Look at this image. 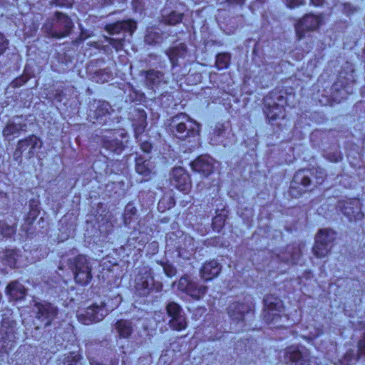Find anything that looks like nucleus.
Segmentation results:
<instances>
[{
    "instance_id": "f257e3e1",
    "label": "nucleus",
    "mask_w": 365,
    "mask_h": 365,
    "mask_svg": "<svg viewBox=\"0 0 365 365\" xmlns=\"http://www.w3.org/2000/svg\"><path fill=\"white\" fill-rule=\"evenodd\" d=\"M300 103L293 87L275 88L263 98V112L269 122L286 117V108H295Z\"/></svg>"
},
{
    "instance_id": "f03ea898",
    "label": "nucleus",
    "mask_w": 365,
    "mask_h": 365,
    "mask_svg": "<svg viewBox=\"0 0 365 365\" xmlns=\"http://www.w3.org/2000/svg\"><path fill=\"white\" fill-rule=\"evenodd\" d=\"M173 138L178 139L184 153L192 152L197 145L200 136L201 125L185 113H180L171 118L168 125Z\"/></svg>"
},
{
    "instance_id": "7ed1b4c3",
    "label": "nucleus",
    "mask_w": 365,
    "mask_h": 365,
    "mask_svg": "<svg viewBox=\"0 0 365 365\" xmlns=\"http://www.w3.org/2000/svg\"><path fill=\"white\" fill-rule=\"evenodd\" d=\"M264 319L267 324L277 329L289 326L285 324L289 319L284 314V307L280 299L268 295L264 299Z\"/></svg>"
},
{
    "instance_id": "20e7f679",
    "label": "nucleus",
    "mask_w": 365,
    "mask_h": 365,
    "mask_svg": "<svg viewBox=\"0 0 365 365\" xmlns=\"http://www.w3.org/2000/svg\"><path fill=\"white\" fill-rule=\"evenodd\" d=\"M68 266L73 274L76 284L86 286L93 278L92 266L89 259L84 255H78L68 259Z\"/></svg>"
},
{
    "instance_id": "39448f33",
    "label": "nucleus",
    "mask_w": 365,
    "mask_h": 365,
    "mask_svg": "<svg viewBox=\"0 0 365 365\" xmlns=\"http://www.w3.org/2000/svg\"><path fill=\"white\" fill-rule=\"evenodd\" d=\"M324 19L323 13L319 14L307 13L297 19L294 24L296 38L301 41L307 36H309V33L318 31L324 22Z\"/></svg>"
},
{
    "instance_id": "423d86ee",
    "label": "nucleus",
    "mask_w": 365,
    "mask_h": 365,
    "mask_svg": "<svg viewBox=\"0 0 365 365\" xmlns=\"http://www.w3.org/2000/svg\"><path fill=\"white\" fill-rule=\"evenodd\" d=\"M114 110L106 101L93 99L88 105L87 115L92 123L106 125L110 119Z\"/></svg>"
},
{
    "instance_id": "0eeeda50",
    "label": "nucleus",
    "mask_w": 365,
    "mask_h": 365,
    "mask_svg": "<svg viewBox=\"0 0 365 365\" xmlns=\"http://www.w3.org/2000/svg\"><path fill=\"white\" fill-rule=\"evenodd\" d=\"M127 137L128 134L120 132V129H106L105 134L101 136L100 144L109 153L119 155L126 147L123 139Z\"/></svg>"
},
{
    "instance_id": "6e6552de",
    "label": "nucleus",
    "mask_w": 365,
    "mask_h": 365,
    "mask_svg": "<svg viewBox=\"0 0 365 365\" xmlns=\"http://www.w3.org/2000/svg\"><path fill=\"white\" fill-rule=\"evenodd\" d=\"M209 141L212 145H222L224 148L232 145L236 137L232 130L230 121L217 122L209 133Z\"/></svg>"
},
{
    "instance_id": "1a4fd4ad",
    "label": "nucleus",
    "mask_w": 365,
    "mask_h": 365,
    "mask_svg": "<svg viewBox=\"0 0 365 365\" xmlns=\"http://www.w3.org/2000/svg\"><path fill=\"white\" fill-rule=\"evenodd\" d=\"M135 288L139 295L145 296L153 289L159 292L163 288L161 282H154L152 270L148 267L140 269L135 279Z\"/></svg>"
},
{
    "instance_id": "9d476101",
    "label": "nucleus",
    "mask_w": 365,
    "mask_h": 365,
    "mask_svg": "<svg viewBox=\"0 0 365 365\" xmlns=\"http://www.w3.org/2000/svg\"><path fill=\"white\" fill-rule=\"evenodd\" d=\"M42 146V142L36 135H30L28 137L19 140L14 151L16 156L14 160L25 157L27 159L34 158Z\"/></svg>"
},
{
    "instance_id": "9b49d317",
    "label": "nucleus",
    "mask_w": 365,
    "mask_h": 365,
    "mask_svg": "<svg viewBox=\"0 0 365 365\" xmlns=\"http://www.w3.org/2000/svg\"><path fill=\"white\" fill-rule=\"evenodd\" d=\"M73 29V22L71 17L61 11L54 13V19L50 29L53 38H62L68 36Z\"/></svg>"
},
{
    "instance_id": "f8f14e48",
    "label": "nucleus",
    "mask_w": 365,
    "mask_h": 365,
    "mask_svg": "<svg viewBox=\"0 0 365 365\" xmlns=\"http://www.w3.org/2000/svg\"><path fill=\"white\" fill-rule=\"evenodd\" d=\"M335 238V233L331 230H320L315 237L313 253L317 258L324 257L330 251V244Z\"/></svg>"
},
{
    "instance_id": "ddd939ff",
    "label": "nucleus",
    "mask_w": 365,
    "mask_h": 365,
    "mask_svg": "<svg viewBox=\"0 0 365 365\" xmlns=\"http://www.w3.org/2000/svg\"><path fill=\"white\" fill-rule=\"evenodd\" d=\"M108 314L105 304H93L86 309L78 312V320L83 324L88 325L101 321Z\"/></svg>"
},
{
    "instance_id": "4468645a",
    "label": "nucleus",
    "mask_w": 365,
    "mask_h": 365,
    "mask_svg": "<svg viewBox=\"0 0 365 365\" xmlns=\"http://www.w3.org/2000/svg\"><path fill=\"white\" fill-rule=\"evenodd\" d=\"M284 361L289 365H315L308 350L298 346H289L285 350Z\"/></svg>"
},
{
    "instance_id": "2eb2a0df",
    "label": "nucleus",
    "mask_w": 365,
    "mask_h": 365,
    "mask_svg": "<svg viewBox=\"0 0 365 365\" xmlns=\"http://www.w3.org/2000/svg\"><path fill=\"white\" fill-rule=\"evenodd\" d=\"M166 312L170 317L169 325L171 329L178 331L186 329L187 318L179 304L173 302H169L166 306Z\"/></svg>"
},
{
    "instance_id": "dca6fc26",
    "label": "nucleus",
    "mask_w": 365,
    "mask_h": 365,
    "mask_svg": "<svg viewBox=\"0 0 365 365\" xmlns=\"http://www.w3.org/2000/svg\"><path fill=\"white\" fill-rule=\"evenodd\" d=\"M253 310V303L251 297H247L240 303L239 302L232 303L227 307V314L230 319L236 322H242L246 314Z\"/></svg>"
},
{
    "instance_id": "f3484780",
    "label": "nucleus",
    "mask_w": 365,
    "mask_h": 365,
    "mask_svg": "<svg viewBox=\"0 0 365 365\" xmlns=\"http://www.w3.org/2000/svg\"><path fill=\"white\" fill-rule=\"evenodd\" d=\"M34 307L36 319L45 327L49 326L58 314L57 307L48 302H36Z\"/></svg>"
},
{
    "instance_id": "a211bd4d",
    "label": "nucleus",
    "mask_w": 365,
    "mask_h": 365,
    "mask_svg": "<svg viewBox=\"0 0 365 365\" xmlns=\"http://www.w3.org/2000/svg\"><path fill=\"white\" fill-rule=\"evenodd\" d=\"M178 288L185 292L195 299H200L207 292V287L199 284L196 282L190 280L188 277H182L180 279Z\"/></svg>"
},
{
    "instance_id": "6ab92c4d",
    "label": "nucleus",
    "mask_w": 365,
    "mask_h": 365,
    "mask_svg": "<svg viewBox=\"0 0 365 365\" xmlns=\"http://www.w3.org/2000/svg\"><path fill=\"white\" fill-rule=\"evenodd\" d=\"M311 184L308 170H299L293 177L289 187V194L297 197L301 195Z\"/></svg>"
},
{
    "instance_id": "aec40b11",
    "label": "nucleus",
    "mask_w": 365,
    "mask_h": 365,
    "mask_svg": "<svg viewBox=\"0 0 365 365\" xmlns=\"http://www.w3.org/2000/svg\"><path fill=\"white\" fill-rule=\"evenodd\" d=\"M137 27V21L135 19H128L107 24L105 29L110 35L118 34L121 32H128L132 35L136 31Z\"/></svg>"
},
{
    "instance_id": "412c9836",
    "label": "nucleus",
    "mask_w": 365,
    "mask_h": 365,
    "mask_svg": "<svg viewBox=\"0 0 365 365\" xmlns=\"http://www.w3.org/2000/svg\"><path fill=\"white\" fill-rule=\"evenodd\" d=\"M337 207L350 220L353 217L362 218L364 217V214L361 212V204L359 199L339 201Z\"/></svg>"
},
{
    "instance_id": "4be33fe9",
    "label": "nucleus",
    "mask_w": 365,
    "mask_h": 365,
    "mask_svg": "<svg viewBox=\"0 0 365 365\" xmlns=\"http://www.w3.org/2000/svg\"><path fill=\"white\" fill-rule=\"evenodd\" d=\"M130 120L134 135L136 139H138L147 127V113L143 108H135Z\"/></svg>"
},
{
    "instance_id": "5701e85b",
    "label": "nucleus",
    "mask_w": 365,
    "mask_h": 365,
    "mask_svg": "<svg viewBox=\"0 0 365 365\" xmlns=\"http://www.w3.org/2000/svg\"><path fill=\"white\" fill-rule=\"evenodd\" d=\"M170 180L173 185L180 191L187 193L190 190L189 178L185 170L181 167H175L171 172Z\"/></svg>"
},
{
    "instance_id": "b1692460",
    "label": "nucleus",
    "mask_w": 365,
    "mask_h": 365,
    "mask_svg": "<svg viewBox=\"0 0 365 365\" xmlns=\"http://www.w3.org/2000/svg\"><path fill=\"white\" fill-rule=\"evenodd\" d=\"M278 258L286 262L292 264H298L301 257V249L298 245H288L284 252L277 255Z\"/></svg>"
},
{
    "instance_id": "393cba45",
    "label": "nucleus",
    "mask_w": 365,
    "mask_h": 365,
    "mask_svg": "<svg viewBox=\"0 0 365 365\" xmlns=\"http://www.w3.org/2000/svg\"><path fill=\"white\" fill-rule=\"evenodd\" d=\"M222 266L216 260H210L204 263L200 269V276L206 281L211 280L218 276Z\"/></svg>"
},
{
    "instance_id": "a878e982",
    "label": "nucleus",
    "mask_w": 365,
    "mask_h": 365,
    "mask_svg": "<svg viewBox=\"0 0 365 365\" xmlns=\"http://www.w3.org/2000/svg\"><path fill=\"white\" fill-rule=\"evenodd\" d=\"M359 354L365 356V333L362 339L358 343V354L354 350L351 349L346 351L343 359H341V365H353L359 359Z\"/></svg>"
},
{
    "instance_id": "bb28decb",
    "label": "nucleus",
    "mask_w": 365,
    "mask_h": 365,
    "mask_svg": "<svg viewBox=\"0 0 365 365\" xmlns=\"http://www.w3.org/2000/svg\"><path fill=\"white\" fill-rule=\"evenodd\" d=\"M164 74L163 72L150 69L145 72V83L146 86L155 90L163 82Z\"/></svg>"
},
{
    "instance_id": "cd10ccee",
    "label": "nucleus",
    "mask_w": 365,
    "mask_h": 365,
    "mask_svg": "<svg viewBox=\"0 0 365 365\" xmlns=\"http://www.w3.org/2000/svg\"><path fill=\"white\" fill-rule=\"evenodd\" d=\"M6 294L12 300H21L24 299L26 294V289L23 284L18 281L11 282L6 289Z\"/></svg>"
},
{
    "instance_id": "c85d7f7f",
    "label": "nucleus",
    "mask_w": 365,
    "mask_h": 365,
    "mask_svg": "<svg viewBox=\"0 0 365 365\" xmlns=\"http://www.w3.org/2000/svg\"><path fill=\"white\" fill-rule=\"evenodd\" d=\"M115 329L120 338L128 339L133 331L132 322L128 320L120 319L115 324Z\"/></svg>"
},
{
    "instance_id": "c756f323",
    "label": "nucleus",
    "mask_w": 365,
    "mask_h": 365,
    "mask_svg": "<svg viewBox=\"0 0 365 365\" xmlns=\"http://www.w3.org/2000/svg\"><path fill=\"white\" fill-rule=\"evenodd\" d=\"M258 140L255 137H247L241 143V146L245 148V154L248 155L252 159L257 158V148Z\"/></svg>"
},
{
    "instance_id": "7c9ffc66",
    "label": "nucleus",
    "mask_w": 365,
    "mask_h": 365,
    "mask_svg": "<svg viewBox=\"0 0 365 365\" xmlns=\"http://www.w3.org/2000/svg\"><path fill=\"white\" fill-rule=\"evenodd\" d=\"M186 51V48L185 46H173L170 48L166 53L168 56V58L170 61L172 67H176L179 66V58H181L184 53Z\"/></svg>"
},
{
    "instance_id": "2f4dec72",
    "label": "nucleus",
    "mask_w": 365,
    "mask_h": 365,
    "mask_svg": "<svg viewBox=\"0 0 365 365\" xmlns=\"http://www.w3.org/2000/svg\"><path fill=\"white\" fill-rule=\"evenodd\" d=\"M232 60V56L229 52H220L215 56V66L219 71L229 68Z\"/></svg>"
},
{
    "instance_id": "473e14b6",
    "label": "nucleus",
    "mask_w": 365,
    "mask_h": 365,
    "mask_svg": "<svg viewBox=\"0 0 365 365\" xmlns=\"http://www.w3.org/2000/svg\"><path fill=\"white\" fill-rule=\"evenodd\" d=\"M190 165L194 171L202 173L205 176L212 173V165L210 161H190Z\"/></svg>"
},
{
    "instance_id": "72a5a7b5",
    "label": "nucleus",
    "mask_w": 365,
    "mask_h": 365,
    "mask_svg": "<svg viewBox=\"0 0 365 365\" xmlns=\"http://www.w3.org/2000/svg\"><path fill=\"white\" fill-rule=\"evenodd\" d=\"M183 14L172 11L169 14L163 15L161 21L165 25L175 26L182 22Z\"/></svg>"
},
{
    "instance_id": "f704fd0d",
    "label": "nucleus",
    "mask_w": 365,
    "mask_h": 365,
    "mask_svg": "<svg viewBox=\"0 0 365 365\" xmlns=\"http://www.w3.org/2000/svg\"><path fill=\"white\" fill-rule=\"evenodd\" d=\"M144 41L145 43L154 46L161 42L162 36L161 34L156 31L155 28H148L146 30Z\"/></svg>"
},
{
    "instance_id": "c9c22d12",
    "label": "nucleus",
    "mask_w": 365,
    "mask_h": 365,
    "mask_svg": "<svg viewBox=\"0 0 365 365\" xmlns=\"http://www.w3.org/2000/svg\"><path fill=\"white\" fill-rule=\"evenodd\" d=\"M22 125L18 124L15 123H8L4 126L2 130L3 135L6 138H9L11 136H15L19 134L20 130H21Z\"/></svg>"
},
{
    "instance_id": "e433bc0d",
    "label": "nucleus",
    "mask_w": 365,
    "mask_h": 365,
    "mask_svg": "<svg viewBox=\"0 0 365 365\" xmlns=\"http://www.w3.org/2000/svg\"><path fill=\"white\" fill-rule=\"evenodd\" d=\"M137 213V209L133 205V203L129 202L127 204V205L125 207L124 215H123V222L125 225H128L132 220L133 217L136 215Z\"/></svg>"
},
{
    "instance_id": "4c0bfd02",
    "label": "nucleus",
    "mask_w": 365,
    "mask_h": 365,
    "mask_svg": "<svg viewBox=\"0 0 365 365\" xmlns=\"http://www.w3.org/2000/svg\"><path fill=\"white\" fill-rule=\"evenodd\" d=\"M136 172L145 177L149 176L152 173V168L150 161H136Z\"/></svg>"
},
{
    "instance_id": "58836bf2",
    "label": "nucleus",
    "mask_w": 365,
    "mask_h": 365,
    "mask_svg": "<svg viewBox=\"0 0 365 365\" xmlns=\"http://www.w3.org/2000/svg\"><path fill=\"white\" fill-rule=\"evenodd\" d=\"M106 41L116 51L120 52L124 49L125 39L106 37Z\"/></svg>"
},
{
    "instance_id": "ea45409f",
    "label": "nucleus",
    "mask_w": 365,
    "mask_h": 365,
    "mask_svg": "<svg viewBox=\"0 0 365 365\" xmlns=\"http://www.w3.org/2000/svg\"><path fill=\"white\" fill-rule=\"evenodd\" d=\"M110 77V73L107 72L105 69H100L96 71L93 75V79L99 83H103L108 81Z\"/></svg>"
},
{
    "instance_id": "a19ab883",
    "label": "nucleus",
    "mask_w": 365,
    "mask_h": 365,
    "mask_svg": "<svg viewBox=\"0 0 365 365\" xmlns=\"http://www.w3.org/2000/svg\"><path fill=\"white\" fill-rule=\"evenodd\" d=\"M16 229L14 226L6 225L4 223L0 225V233L4 237H11L15 233Z\"/></svg>"
},
{
    "instance_id": "79ce46f5",
    "label": "nucleus",
    "mask_w": 365,
    "mask_h": 365,
    "mask_svg": "<svg viewBox=\"0 0 365 365\" xmlns=\"http://www.w3.org/2000/svg\"><path fill=\"white\" fill-rule=\"evenodd\" d=\"M75 0H51V4L58 7L71 8Z\"/></svg>"
},
{
    "instance_id": "37998d69",
    "label": "nucleus",
    "mask_w": 365,
    "mask_h": 365,
    "mask_svg": "<svg viewBox=\"0 0 365 365\" xmlns=\"http://www.w3.org/2000/svg\"><path fill=\"white\" fill-rule=\"evenodd\" d=\"M225 219L224 216L217 215L212 220V225L214 229L219 230L224 226Z\"/></svg>"
},
{
    "instance_id": "c03bdc74",
    "label": "nucleus",
    "mask_w": 365,
    "mask_h": 365,
    "mask_svg": "<svg viewBox=\"0 0 365 365\" xmlns=\"http://www.w3.org/2000/svg\"><path fill=\"white\" fill-rule=\"evenodd\" d=\"M284 1L289 9H295L306 4V0H284Z\"/></svg>"
},
{
    "instance_id": "a18cd8bd",
    "label": "nucleus",
    "mask_w": 365,
    "mask_h": 365,
    "mask_svg": "<svg viewBox=\"0 0 365 365\" xmlns=\"http://www.w3.org/2000/svg\"><path fill=\"white\" fill-rule=\"evenodd\" d=\"M162 265L163 272L168 277H172L175 275L177 271L173 265L168 264H162Z\"/></svg>"
},
{
    "instance_id": "49530a36",
    "label": "nucleus",
    "mask_w": 365,
    "mask_h": 365,
    "mask_svg": "<svg viewBox=\"0 0 365 365\" xmlns=\"http://www.w3.org/2000/svg\"><path fill=\"white\" fill-rule=\"evenodd\" d=\"M131 6L135 12H141L144 9L143 0H132Z\"/></svg>"
},
{
    "instance_id": "de8ad7c7",
    "label": "nucleus",
    "mask_w": 365,
    "mask_h": 365,
    "mask_svg": "<svg viewBox=\"0 0 365 365\" xmlns=\"http://www.w3.org/2000/svg\"><path fill=\"white\" fill-rule=\"evenodd\" d=\"M342 9L344 13H345L346 16H351L357 11L356 7H354L350 3H344Z\"/></svg>"
},
{
    "instance_id": "09e8293b",
    "label": "nucleus",
    "mask_w": 365,
    "mask_h": 365,
    "mask_svg": "<svg viewBox=\"0 0 365 365\" xmlns=\"http://www.w3.org/2000/svg\"><path fill=\"white\" fill-rule=\"evenodd\" d=\"M140 150L145 154H149L153 150V144L148 140L142 142L140 145Z\"/></svg>"
},
{
    "instance_id": "8fccbe9b",
    "label": "nucleus",
    "mask_w": 365,
    "mask_h": 365,
    "mask_svg": "<svg viewBox=\"0 0 365 365\" xmlns=\"http://www.w3.org/2000/svg\"><path fill=\"white\" fill-rule=\"evenodd\" d=\"M134 94L135 96V98H133V101L135 102L138 104L143 103L146 101V96L144 93L138 92V91H134Z\"/></svg>"
},
{
    "instance_id": "3c124183",
    "label": "nucleus",
    "mask_w": 365,
    "mask_h": 365,
    "mask_svg": "<svg viewBox=\"0 0 365 365\" xmlns=\"http://www.w3.org/2000/svg\"><path fill=\"white\" fill-rule=\"evenodd\" d=\"M9 42L0 33V56L2 55L8 47Z\"/></svg>"
},
{
    "instance_id": "603ef678",
    "label": "nucleus",
    "mask_w": 365,
    "mask_h": 365,
    "mask_svg": "<svg viewBox=\"0 0 365 365\" xmlns=\"http://www.w3.org/2000/svg\"><path fill=\"white\" fill-rule=\"evenodd\" d=\"M247 0H225V2L230 6L238 5L240 6H243Z\"/></svg>"
},
{
    "instance_id": "864d4df0",
    "label": "nucleus",
    "mask_w": 365,
    "mask_h": 365,
    "mask_svg": "<svg viewBox=\"0 0 365 365\" xmlns=\"http://www.w3.org/2000/svg\"><path fill=\"white\" fill-rule=\"evenodd\" d=\"M148 249L152 254L156 253L158 250V243L155 241L150 242L148 245Z\"/></svg>"
},
{
    "instance_id": "5fc2aeb1",
    "label": "nucleus",
    "mask_w": 365,
    "mask_h": 365,
    "mask_svg": "<svg viewBox=\"0 0 365 365\" xmlns=\"http://www.w3.org/2000/svg\"><path fill=\"white\" fill-rule=\"evenodd\" d=\"M323 328L322 327H317L314 331V333H310V335L313 338L318 337L319 336L322 335L323 334Z\"/></svg>"
},
{
    "instance_id": "6e6d98bb",
    "label": "nucleus",
    "mask_w": 365,
    "mask_h": 365,
    "mask_svg": "<svg viewBox=\"0 0 365 365\" xmlns=\"http://www.w3.org/2000/svg\"><path fill=\"white\" fill-rule=\"evenodd\" d=\"M310 4L315 7L322 6L324 5L325 0H309Z\"/></svg>"
},
{
    "instance_id": "4d7b16f0",
    "label": "nucleus",
    "mask_w": 365,
    "mask_h": 365,
    "mask_svg": "<svg viewBox=\"0 0 365 365\" xmlns=\"http://www.w3.org/2000/svg\"><path fill=\"white\" fill-rule=\"evenodd\" d=\"M269 0H255V4H257L258 7H262L263 5L267 3Z\"/></svg>"
},
{
    "instance_id": "13d9d810",
    "label": "nucleus",
    "mask_w": 365,
    "mask_h": 365,
    "mask_svg": "<svg viewBox=\"0 0 365 365\" xmlns=\"http://www.w3.org/2000/svg\"><path fill=\"white\" fill-rule=\"evenodd\" d=\"M194 160H214V159L210 155H206L205 158H203L202 155H199V156L195 157Z\"/></svg>"
},
{
    "instance_id": "bf43d9fd",
    "label": "nucleus",
    "mask_w": 365,
    "mask_h": 365,
    "mask_svg": "<svg viewBox=\"0 0 365 365\" xmlns=\"http://www.w3.org/2000/svg\"><path fill=\"white\" fill-rule=\"evenodd\" d=\"M68 359L71 358L72 359V360H71L72 361L77 362L79 360L80 357H79L78 355H74V356L71 355V356H68Z\"/></svg>"
},
{
    "instance_id": "052dcab7",
    "label": "nucleus",
    "mask_w": 365,
    "mask_h": 365,
    "mask_svg": "<svg viewBox=\"0 0 365 365\" xmlns=\"http://www.w3.org/2000/svg\"><path fill=\"white\" fill-rule=\"evenodd\" d=\"M134 160H144V158H143V157H141L140 155H136L134 157Z\"/></svg>"
},
{
    "instance_id": "680f3d73",
    "label": "nucleus",
    "mask_w": 365,
    "mask_h": 365,
    "mask_svg": "<svg viewBox=\"0 0 365 365\" xmlns=\"http://www.w3.org/2000/svg\"><path fill=\"white\" fill-rule=\"evenodd\" d=\"M20 80L22 81L23 83H26L27 81V78L21 77Z\"/></svg>"
},
{
    "instance_id": "e2e57ef3",
    "label": "nucleus",
    "mask_w": 365,
    "mask_h": 365,
    "mask_svg": "<svg viewBox=\"0 0 365 365\" xmlns=\"http://www.w3.org/2000/svg\"><path fill=\"white\" fill-rule=\"evenodd\" d=\"M333 160H343V157L341 155H340L339 157L338 158H334Z\"/></svg>"
},
{
    "instance_id": "0e129e2a",
    "label": "nucleus",
    "mask_w": 365,
    "mask_h": 365,
    "mask_svg": "<svg viewBox=\"0 0 365 365\" xmlns=\"http://www.w3.org/2000/svg\"><path fill=\"white\" fill-rule=\"evenodd\" d=\"M106 3L111 4L113 2V0H104Z\"/></svg>"
},
{
    "instance_id": "69168bd1",
    "label": "nucleus",
    "mask_w": 365,
    "mask_h": 365,
    "mask_svg": "<svg viewBox=\"0 0 365 365\" xmlns=\"http://www.w3.org/2000/svg\"><path fill=\"white\" fill-rule=\"evenodd\" d=\"M80 38H81V40H85L86 38L82 37V34H81L80 36Z\"/></svg>"
},
{
    "instance_id": "338daca9",
    "label": "nucleus",
    "mask_w": 365,
    "mask_h": 365,
    "mask_svg": "<svg viewBox=\"0 0 365 365\" xmlns=\"http://www.w3.org/2000/svg\"><path fill=\"white\" fill-rule=\"evenodd\" d=\"M187 240H188L189 241H192V239H191V238H190V237H189Z\"/></svg>"
},
{
    "instance_id": "774afa93",
    "label": "nucleus",
    "mask_w": 365,
    "mask_h": 365,
    "mask_svg": "<svg viewBox=\"0 0 365 365\" xmlns=\"http://www.w3.org/2000/svg\"><path fill=\"white\" fill-rule=\"evenodd\" d=\"M106 160H108L109 158L108 157H105Z\"/></svg>"
}]
</instances>
